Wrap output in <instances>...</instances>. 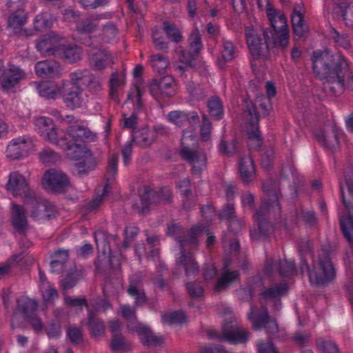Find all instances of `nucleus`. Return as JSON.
Masks as SVG:
<instances>
[{
  "label": "nucleus",
  "mask_w": 353,
  "mask_h": 353,
  "mask_svg": "<svg viewBox=\"0 0 353 353\" xmlns=\"http://www.w3.org/2000/svg\"><path fill=\"white\" fill-rule=\"evenodd\" d=\"M150 91L154 97L161 94L172 97L176 93L174 80L169 75L164 76L159 80L153 79L150 85Z\"/></svg>",
  "instance_id": "18"
},
{
  "label": "nucleus",
  "mask_w": 353,
  "mask_h": 353,
  "mask_svg": "<svg viewBox=\"0 0 353 353\" xmlns=\"http://www.w3.org/2000/svg\"><path fill=\"white\" fill-rule=\"evenodd\" d=\"M43 137L46 141L53 144L59 145L62 148L64 143H67L63 132L59 131L54 125L52 127V129L48 131Z\"/></svg>",
  "instance_id": "52"
},
{
  "label": "nucleus",
  "mask_w": 353,
  "mask_h": 353,
  "mask_svg": "<svg viewBox=\"0 0 353 353\" xmlns=\"http://www.w3.org/2000/svg\"><path fill=\"white\" fill-rule=\"evenodd\" d=\"M212 130V125L208 117L203 114L202 115V122L200 126V136L203 141H208L210 139Z\"/></svg>",
  "instance_id": "63"
},
{
  "label": "nucleus",
  "mask_w": 353,
  "mask_h": 353,
  "mask_svg": "<svg viewBox=\"0 0 353 353\" xmlns=\"http://www.w3.org/2000/svg\"><path fill=\"white\" fill-rule=\"evenodd\" d=\"M39 161L46 165H51L56 163L61 159L60 155L51 148L43 149L38 153Z\"/></svg>",
  "instance_id": "50"
},
{
  "label": "nucleus",
  "mask_w": 353,
  "mask_h": 353,
  "mask_svg": "<svg viewBox=\"0 0 353 353\" xmlns=\"http://www.w3.org/2000/svg\"><path fill=\"white\" fill-rule=\"evenodd\" d=\"M291 22L294 34L303 37L309 30L304 20V8L301 4H295L291 14Z\"/></svg>",
  "instance_id": "24"
},
{
  "label": "nucleus",
  "mask_w": 353,
  "mask_h": 353,
  "mask_svg": "<svg viewBox=\"0 0 353 353\" xmlns=\"http://www.w3.org/2000/svg\"><path fill=\"white\" fill-rule=\"evenodd\" d=\"M167 117L174 125L179 128L188 126V129H193L200 121L199 116L195 111L174 110L170 112Z\"/></svg>",
  "instance_id": "13"
},
{
  "label": "nucleus",
  "mask_w": 353,
  "mask_h": 353,
  "mask_svg": "<svg viewBox=\"0 0 353 353\" xmlns=\"http://www.w3.org/2000/svg\"><path fill=\"white\" fill-rule=\"evenodd\" d=\"M208 108L210 115L216 120H220L224 114L223 105L221 99L212 96L208 101Z\"/></svg>",
  "instance_id": "44"
},
{
  "label": "nucleus",
  "mask_w": 353,
  "mask_h": 353,
  "mask_svg": "<svg viewBox=\"0 0 353 353\" xmlns=\"http://www.w3.org/2000/svg\"><path fill=\"white\" fill-rule=\"evenodd\" d=\"M219 149L221 154L231 156L236 152L237 142L235 140H232L231 142L221 140L219 145Z\"/></svg>",
  "instance_id": "64"
},
{
  "label": "nucleus",
  "mask_w": 353,
  "mask_h": 353,
  "mask_svg": "<svg viewBox=\"0 0 353 353\" xmlns=\"http://www.w3.org/2000/svg\"><path fill=\"white\" fill-rule=\"evenodd\" d=\"M92 73L88 70H79L70 73V81L74 88L81 89V87H85L86 83L90 81V75Z\"/></svg>",
  "instance_id": "49"
},
{
  "label": "nucleus",
  "mask_w": 353,
  "mask_h": 353,
  "mask_svg": "<svg viewBox=\"0 0 353 353\" xmlns=\"http://www.w3.org/2000/svg\"><path fill=\"white\" fill-rule=\"evenodd\" d=\"M89 332L92 338L97 339L104 336L105 332V326L104 322L94 316L93 312L90 311L88 316V323Z\"/></svg>",
  "instance_id": "34"
},
{
  "label": "nucleus",
  "mask_w": 353,
  "mask_h": 353,
  "mask_svg": "<svg viewBox=\"0 0 353 353\" xmlns=\"http://www.w3.org/2000/svg\"><path fill=\"white\" fill-rule=\"evenodd\" d=\"M159 204V199L157 190L148 187L143 188V192L141 194L140 202L132 205L134 210L139 214H145L148 209L153 205Z\"/></svg>",
  "instance_id": "21"
},
{
  "label": "nucleus",
  "mask_w": 353,
  "mask_h": 353,
  "mask_svg": "<svg viewBox=\"0 0 353 353\" xmlns=\"http://www.w3.org/2000/svg\"><path fill=\"white\" fill-rule=\"evenodd\" d=\"M155 132L148 128H143L132 132L133 141L138 145L145 148L150 145L154 141Z\"/></svg>",
  "instance_id": "36"
},
{
  "label": "nucleus",
  "mask_w": 353,
  "mask_h": 353,
  "mask_svg": "<svg viewBox=\"0 0 353 353\" xmlns=\"http://www.w3.org/2000/svg\"><path fill=\"white\" fill-rule=\"evenodd\" d=\"M60 37L54 32L43 35L37 43V48L43 54H54L55 43L59 41Z\"/></svg>",
  "instance_id": "29"
},
{
  "label": "nucleus",
  "mask_w": 353,
  "mask_h": 353,
  "mask_svg": "<svg viewBox=\"0 0 353 353\" xmlns=\"http://www.w3.org/2000/svg\"><path fill=\"white\" fill-rule=\"evenodd\" d=\"M239 172L243 183H249L254 177L255 166L252 157L249 154L241 157Z\"/></svg>",
  "instance_id": "28"
},
{
  "label": "nucleus",
  "mask_w": 353,
  "mask_h": 353,
  "mask_svg": "<svg viewBox=\"0 0 353 353\" xmlns=\"http://www.w3.org/2000/svg\"><path fill=\"white\" fill-rule=\"evenodd\" d=\"M37 74L42 78L53 77L59 72V65L54 61L46 60L35 64Z\"/></svg>",
  "instance_id": "30"
},
{
  "label": "nucleus",
  "mask_w": 353,
  "mask_h": 353,
  "mask_svg": "<svg viewBox=\"0 0 353 353\" xmlns=\"http://www.w3.org/2000/svg\"><path fill=\"white\" fill-rule=\"evenodd\" d=\"M150 62L153 69L159 74L163 73L170 63L166 57L159 54H152Z\"/></svg>",
  "instance_id": "53"
},
{
  "label": "nucleus",
  "mask_w": 353,
  "mask_h": 353,
  "mask_svg": "<svg viewBox=\"0 0 353 353\" xmlns=\"http://www.w3.org/2000/svg\"><path fill=\"white\" fill-rule=\"evenodd\" d=\"M244 113L252 128V130L248 132V138L250 141L256 142V147H260L262 144V139L258 128L259 115L254 105L248 106Z\"/></svg>",
  "instance_id": "23"
},
{
  "label": "nucleus",
  "mask_w": 353,
  "mask_h": 353,
  "mask_svg": "<svg viewBox=\"0 0 353 353\" xmlns=\"http://www.w3.org/2000/svg\"><path fill=\"white\" fill-rule=\"evenodd\" d=\"M63 149L71 159L81 161L75 165L78 175L86 174L94 167L92 153L85 145L67 142L64 143Z\"/></svg>",
  "instance_id": "5"
},
{
  "label": "nucleus",
  "mask_w": 353,
  "mask_h": 353,
  "mask_svg": "<svg viewBox=\"0 0 353 353\" xmlns=\"http://www.w3.org/2000/svg\"><path fill=\"white\" fill-rule=\"evenodd\" d=\"M312 61L314 73L319 79H326V88L332 94H340L345 88L353 91V72L349 74V64L344 56L327 50L315 51Z\"/></svg>",
  "instance_id": "1"
},
{
  "label": "nucleus",
  "mask_w": 353,
  "mask_h": 353,
  "mask_svg": "<svg viewBox=\"0 0 353 353\" xmlns=\"http://www.w3.org/2000/svg\"><path fill=\"white\" fill-rule=\"evenodd\" d=\"M34 123L37 128L39 133H40L42 137H44L48 131L52 129V127L54 126L53 120L46 117H37L34 119Z\"/></svg>",
  "instance_id": "59"
},
{
  "label": "nucleus",
  "mask_w": 353,
  "mask_h": 353,
  "mask_svg": "<svg viewBox=\"0 0 353 353\" xmlns=\"http://www.w3.org/2000/svg\"><path fill=\"white\" fill-rule=\"evenodd\" d=\"M250 334L239 325L225 323L223 325L221 334L214 332H209L210 339H216L220 341H229L232 343H245L250 337Z\"/></svg>",
  "instance_id": "8"
},
{
  "label": "nucleus",
  "mask_w": 353,
  "mask_h": 353,
  "mask_svg": "<svg viewBox=\"0 0 353 353\" xmlns=\"http://www.w3.org/2000/svg\"><path fill=\"white\" fill-rule=\"evenodd\" d=\"M63 101L66 106L71 109L81 107L83 103L81 89L72 88L68 91H64Z\"/></svg>",
  "instance_id": "33"
},
{
  "label": "nucleus",
  "mask_w": 353,
  "mask_h": 353,
  "mask_svg": "<svg viewBox=\"0 0 353 353\" xmlns=\"http://www.w3.org/2000/svg\"><path fill=\"white\" fill-rule=\"evenodd\" d=\"M219 216L222 219L230 220L229 228L232 231H237L236 225L241 226V221L236 219L235 210L233 204L228 203L225 205L219 213Z\"/></svg>",
  "instance_id": "42"
},
{
  "label": "nucleus",
  "mask_w": 353,
  "mask_h": 353,
  "mask_svg": "<svg viewBox=\"0 0 353 353\" xmlns=\"http://www.w3.org/2000/svg\"><path fill=\"white\" fill-rule=\"evenodd\" d=\"M37 90L41 97L47 99H54L59 93V89L54 85H50L46 82L37 84Z\"/></svg>",
  "instance_id": "54"
},
{
  "label": "nucleus",
  "mask_w": 353,
  "mask_h": 353,
  "mask_svg": "<svg viewBox=\"0 0 353 353\" xmlns=\"http://www.w3.org/2000/svg\"><path fill=\"white\" fill-rule=\"evenodd\" d=\"M345 184L348 189L350 200H347L345 196L344 188L340 185V192L343 205L347 211L348 216L343 217L340 220V226L344 236L353 246V166L348 165L344 170Z\"/></svg>",
  "instance_id": "4"
},
{
  "label": "nucleus",
  "mask_w": 353,
  "mask_h": 353,
  "mask_svg": "<svg viewBox=\"0 0 353 353\" xmlns=\"http://www.w3.org/2000/svg\"><path fill=\"white\" fill-rule=\"evenodd\" d=\"M105 14H95L83 19L77 26V30L81 34H90L97 30L100 20Z\"/></svg>",
  "instance_id": "31"
},
{
  "label": "nucleus",
  "mask_w": 353,
  "mask_h": 353,
  "mask_svg": "<svg viewBox=\"0 0 353 353\" xmlns=\"http://www.w3.org/2000/svg\"><path fill=\"white\" fill-rule=\"evenodd\" d=\"M221 54L222 60H218V64L220 68H223L225 62H230L236 58L237 50L231 41L224 39Z\"/></svg>",
  "instance_id": "38"
},
{
  "label": "nucleus",
  "mask_w": 353,
  "mask_h": 353,
  "mask_svg": "<svg viewBox=\"0 0 353 353\" xmlns=\"http://www.w3.org/2000/svg\"><path fill=\"white\" fill-rule=\"evenodd\" d=\"M288 290V288L286 283L276 284L261 292V297L265 300L277 299L287 294Z\"/></svg>",
  "instance_id": "43"
},
{
  "label": "nucleus",
  "mask_w": 353,
  "mask_h": 353,
  "mask_svg": "<svg viewBox=\"0 0 353 353\" xmlns=\"http://www.w3.org/2000/svg\"><path fill=\"white\" fill-rule=\"evenodd\" d=\"M195 127L193 129H186L183 131L181 137V148L180 150V155L183 154L185 151L195 150L197 145L196 137L194 133Z\"/></svg>",
  "instance_id": "37"
},
{
  "label": "nucleus",
  "mask_w": 353,
  "mask_h": 353,
  "mask_svg": "<svg viewBox=\"0 0 353 353\" xmlns=\"http://www.w3.org/2000/svg\"><path fill=\"white\" fill-rule=\"evenodd\" d=\"M124 84V80L119 78V74L117 72L111 74L110 80V94L112 99L118 100V90L119 88H122Z\"/></svg>",
  "instance_id": "57"
},
{
  "label": "nucleus",
  "mask_w": 353,
  "mask_h": 353,
  "mask_svg": "<svg viewBox=\"0 0 353 353\" xmlns=\"http://www.w3.org/2000/svg\"><path fill=\"white\" fill-rule=\"evenodd\" d=\"M96 245L98 250L104 254L110 251V245L107 240V235L103 231H98L94 234Z\"/></svg>",
  "instance_id": "62"
},
{
  "label": "nucleus",
  "mask_w": 353,
  "mask_h": 353,
  "mask_svg": "<svg viewBox=\"0 0 353 353\" xmlns=\"http://www.w3.org/2000/svg\"><path fill=\"white\" fill-rule=\"evenodd\" d=\"M25 77L23 72L19 68L11 65L3 70L0 79V86L3 92L10 91Z\"/></svg>",
  "instance_id": "22"
},
{
  "label": "nucleus",
  "mask_w": 353,
  "mask_h": 353,
  "mask_svg": "<svg viewBox=\"0 0 353 353\" xmlns=\"http://www.w3.org/2000/svg\"><path fill=\"white\" fill-rule=\"evenodd\" d=\"M90 65L92 70H103L114 64L112 55L105 50L93 47L88 50Z\"/></svg>",
  "instance_id": "14"
},
{
  "label": "nucleus",
  "mask_w": 353,
  "mask_h": 353,
  "mask_svg": "<svg viewBox=\"0 0 353 353\" xmlns=\"http://www.w3.org/2000/svg\"><path fill=\"white\" fill-rule=\"evenodd\" d=\"M28 206L30 215L34 219H51L56 216V209L53 205L46 201H39L34 195L24 201Z\"/></svg>",
  "instance_id": "10"
},
{
  "label": "nucleus",
  "mask_w": 353,
  "mask_h": 353,
  "mask_svg": "<svg viewBox=\"0 0 353 353\" xmlns=\"http://www.w3.org/2000/svg\"><path fill=\"white\" fill-rule=\"evenodd\" d=\"M37 307V303L27 296H22L17 300V311L21 313L25 319L36 312Z\"/></svg>",
  "instance_id": "35"
},
{
  "label": "nucleus",
  "mask_w": 353,
  "mask_h": 353,
  "mask_svg": "<svg viewBox=\"0 0 353 353\" xmlns=\"http://www.w3.org/2000/svg\"><path fill=\"white\" fill-rule=\"evenodd\" d=\"M66 335L74 345H78L83 342V331L75 325H71L67 327Z\"/></svg>",
  "instance_id": "56"
},
{
  "label": "nucleus",
  "mask_w": 353,
  "mask_h": 353,
  "mask_svg": "<svg viewBox=\"0 0 353 353\" xmlns=\"http://www.w3.org/2000/svg\"><path fill=\"white\" fill-rule=\"evenodd\" d=\"M175 52L181 63L190 67H193L192 62L198 57V54H195L190 49L186 50L181 46H178L175 50Z\"/></svg>",
  "instance_id": "51"
},
{
  "label": "nucleus",
  "mask_w": 353,
  "mask_h": 353,
  "mask_svg": "<svg viewBox=\"0 0 353 353\" xmlns=\"http://www.w3.org/2000/svg\"><path fill=\"white\" fill-rule=\"evenodd\" d=\"M176 270H173L172 274L177 276L176 268H183L187 276L198 274L199 266L190 251L185 250H180L179 256L175 261Z\"/></svg>",
  "instance_id": "17"
},
{
  "label": "nucleus",
  "mask_w": 353,
  "mask_h": 353,
  "mask_svg": "<svg viewBox=\"0 0 353 353\" xmlns=\"http://www.w3.org/2000/svg\"><path fill=\"white\" fill-rule=\"evenodd\" d=\"M188 43L189 48L199 55L203 48V44L198 29L196 28L191 32L188 38Z\"/></svg>",
  "instance_id": "60"
},
{
  "label": "nucleus",
  "mask_w": 353,
  "mask_h": 353,
  "mask_svg": "<svg viewBox=\"0 0 353 353\" xmlns=\"http://www.w3.org/2000/svg\"><path fill=\"white\" fill-rule=\"evenodd\" d=\"M239 276L238 271H225L214 285L215 291H221L230 286Z\"/></svg>",
  "instance_id": "46"
},
{
  "label": "nucleus",
  "mask_w": 353,
  "mask_h": 353,
  "mask_svg": "<svg viewBox=\"0 0 353 353\" xmlns=\"http://www.w3.org/2000/svg\"><path fill=\"white\" fill-rule=\"evenodd\" d=\"M335 276L332 263L327 256L320 259L319 262L313 264L309 279L312 284L323 285L330 283Z\"/></svg>",
  "instance_id": "7"
},
{
  "label": "nucleus",
  "mask_w": 353,
  "mask_h": 353,
  "mask_svg": "<svg viewBox=\"0 0 353 353\" xmlns=\"http://www.w3.org/2000/svg\"><path fill=\"white\" fill-rule=\"evenodd\" d=\"M274 265L278 268L279 273L282 277H288L293 274L295 270V263L294 261L283 260L281 261V259H276V261H273L272 263H269L267 268V272H271L270 270V266L272 265Z\"/></svg>",
  "instance_id": "41"
},
{
  "label": "nucleus",
  "mask_w": 353,
  "mask_h": 353,
  "mask_svg": "<svg viewBox=\"0 0 353 353\" xmlns=\"http://www.w3.org/2000/svg\"><path fill=\"white\" fill-rule=\"evenodd\" d=\"M327 36L337 48L349 49L351 46L349 35L345 32H339L333 27L329 28Z\"/></svg>",
  "instance_id": "39"
},
{
  "label": "nucleus",
  "mask_w": 353,
  "mask_h": 353,
  "mask_svg": "<svg viewBox=\"0 0 353 353\" xmlns=\"http://www.w3.org/2000/svg\"><path fill=\"white\" fill-rule=\"evenodd\" d=\"M318 349L322 353H339L337 345L328 339H319L316 341Z\"/></svg>",
  "instance_id": "61"
},
{
  "label": "nucleus",
  "mask_w": 353,
  "mask_h": 353,
  "mask_svg": "<svg viewBox=\"0 0 353 353\" xmlns=\"http://www.w3.org/2000/svg\"><path fill=\"white\" fill-rule=\"evenodd\" d=\"M67 134L75 142H92L97 139L96 134L83 125H70Z\"/></svg>",
  "instance_id": "26"
},
{
  "label": "nucleus",
  "mask_w": 353,
  "mask_h": 353,
  "mask_svg": "<svg viewBox=\"0 0 353 353\" xmlns=\"http://www.w3.org/2000/svg\"><path fill=\"white\" fill-rule=\"evenodd\" d=\"M62 57L69 63H74L81 59V50L76 46L64 48Z\"/></svg>",
  "instance_id": "58"
},
{
  "label": "nucleus",
  "mask_w": 353,
  "mask_h": 353,
  "mask_svg": "<svg viewBox=\"0 0 353 353\" xmlns=\"http://www.w3.org/2000/svg\"><path fill=\"white\" fill-rule=\"evenodd\" d=\"M317 141L325 148L334 152L339 148V130L332 126L330 130H321L316 134Z\"/></svg>",
  "instance_id": "25"
},
{
  "label": "nucleus",
  "mask_w": 353,
  "mask_h": 353,
  "mask_svg": "<svg viewBox=\"0 0 353 353\" xmlns=\"http://www.w3.org/2000/svg\"><path fill=\"white\" fill-rule=\"evenodd\" d=\"M139 337L141 343L146 347H154L162 345L165 339L163 336L156 334L150 327L138 324L132 328Z\"/></svg>",
  "instance_id": "19"
},
{
  "label": "nucleus",
  "mask_w": 353,
  "mask_h": 353,
  "mask_svg": "<svg viewBox=\"0 0 353 353\" xmlns=\"http://www.w3.org/2000/svg\"><path fill=\"white\" fill-rule=\"evenodd\" d=\"M181 157L183 160L191 165V173L194 175L200 176L201 172L207 167V155L202 150L185 151Z\"/></svg>",
  "instance_id": "16"
},
{
  "label": "nucleus",
  "mask_w": 353,
  "mask_h": 353,
  "mask_svg": "<svg viewBox=\"0 0 353 353\" xmlns=\"http://www.w3.org/2000/svg\"><path fill=\"white\" fill-rule=\"evenodd\" d=\"M143 278L140 274H134L129 278L127 293L134 298L135 306L143 305L147 302V297L143 288Z\"/></svg>",
  "instance_id": "20"
},
{
  "label": "nucleus",
  "mask_w": 353,
  "mask_h": 353,
  "mask_svg": "<svg viewBox=\"0 0 353 353\" xmlns=\"http://www.w3.org/2000/svg\"><path fill=\"white\" fill-rule=\"evenodd\" d=\"M270 23L274 31V39L275 41L274 43L279 45L280 49L285 50L289 44L290 38L286 17L282 14Z\"/></svg>",
  "instance_id": "15"
},
{
  "label": "nucleus",
  "mask_w": 353,
  "mask_h": 353,
  "mask_svg": "<svg viewBox=\"0 0 353 353\" xmlns=\"http://www.w3.org/2000/svg\"><path fill=\"white\" fill-rule=\"evenodd\" d=\"M26 143V140L24 138L12 139L7 147L6 157L11 160L20 159L23 156Z\"/></svg>",
  "instance_id": "32"
},
{
  "label": "nucleus",
  "mask_w": 353,
  "mask_h": 353,
  "mask_svg": "<svg viewBox=\"0 0 353 353\" xmlns=\"http://www.w3.org/2000/svg\"><path fill=\"white\" fill-rule=\"evenodd\" d=\"M42 183L46 188L54 192H61L69 186L70 180L63 172L49 169L42 177Z\"/></svg>",
  "instance_id": "11"
},
{
  "label": "nucleus",
  "mask_w": 353,
  "mask_h": 353,
  "mask_svg": "<svg viewBox=\"0 0 353 353\" xmlns=\"http://www.w3.org/2000/svg\"><path fill=\"white\" fill-rule=\"evenodd\" d=\"M336 19H342L347 26L353 23V3L347 0H338L334 3L332 12Z\"/></svg>",
  "instance_id": "27"
},
{
  "label": "nucleus",
  "mask_w": 353,
  "mask_h": 353,
  "mask_svg": "<svg viewBox=\"0 0 353 353\" xmlns=\"http://www.w3.org/2000/svg\"><path fill=\"white\" fill-rule=\"evenodd\" d=\"M248 318L251 322L254 330L264 328L270 336H274L279 332V327L276 320L269 315L266 307L263 306L259 313H256L255 306L252 305L248 313Z\"/></svg>",
  "instance_id": "6"
},
{
  "label": "nucleus",
  "mask_w": 353,
  "mask_h": 353,
  "mask_svg": "<svg viewBox=\"0 0 353 353\" xmlns=\"http://www.w3.org/2000/svg\"><path fill=\"white\" fill-rule=\"evenodd\" d=\"M110 348L113 352H122L130 350L131 345L121 334H114L112 337Z\"/></svg>",
  "instance_id": "48"
},
{
  "label": "nucleus",
  "mask_w": 353,
  "mask_h": 353,
  "mask_svg": "<svg viewBox=\"0 0 353 353\" xmlns=\"http://www.w3.org/2000/svg\"><path fill=\"white\" fill-rule=\"evenodd\" d=\"M176 239L178 243H179L181 250L184 249L187 251H190L198 244V241L194 232L188 234L184 238L177 236Z\"/></svg>",
  "instance_id": "55"
},
{
  "label": "nucleus",
  "mask_w": 353,
  "mask_h": 353,
  "mask_svg": "<svg viewBox=\"0 0 353 353\" xmlns=\"http://www.w3.org/2000/svg\"><path fill=\"white\" fill-rule=\"evenodd\" d=\"M163 30L167 37L174 43H179L183 39L181 31L174 23L168 21H164Z\"/></svg>",
  "instance_id": "47"
},
{
  "label": "nucleus",
  "mask_w": 353,
  "mask_h": 353,
  "mask_svg": "<svg viewBox=\"0 0 353 353\" xmlns=\"http://www.w3.org/2000/svg\"><path fill=\"white\" fill-rule=\"evenodd\" d=\"M6 188L14 196L23 197L24 201L31 199L34 194L30 188L28 180L18 171L10 173Z\"/></svg>",
  "instance_id": "9"
},
{
  "label": "nucleus",
  "mask_w": 353,
  "mask_h": 353,
  "mask_svg": "<svg viewBox=\"0 0 353 353\" xmlns=\"http://www.w3.org/2000/svg\"><path fill=\"white\" fill-rule=\"evenodd\" d=\"M245 36L250 52L256 59L265 60L268 58L271 48H280L279 45L274 43V32L269 28H262L258 32L252 27H247Z\"/></svg>",
  "instance_id": "3"
},
{
  "label": "nucleus",
  "mask_w": 353,
  "mask_h": 353,
  "mask_svg": "<svg viewBox=\"0 0 353 353\" xmlns=\"http://www.w3.org/2000/svg\"><path fill=\"white\" fill-rule=\"evenodd\" d=\"M83 274V270L77 269L76 267L68 272L65 277L61 281L63 290H68L73 288L82 278Z\"/></svg>",
  "instance_id": "40"
},
{
  "label": "nucleus",
  "mask_w": 353,
  "mask_h": 353,
  "mask_svg": "<svg viewBox=\"0 0 353 353\" xmlns=\"http://www.w3.org/2000/svg\"><path fill=\"white\" fill-rule=\"evenodd\" d=\"M262 188L268 194V199L256 211L255 216L258 223V232L250 231L252 239L259 241L267 239L274 231V227L265 217L280 214L281 207L279 203V193L276 190L277 182L272 179L263 183Z\"/></svg>",
  "instance_id": "2"
},
{
  "label": "nucleus",
  "mask_w": 353,
  "mask_h": 353,
  "mask_svg": "<svg viewBox=\"0 0 353 353\" xmlns=\"http://www.w3.org/2000/svg\"><path fill=\"white\" fill-rule=\"evenodd\" d=\"M10 221L14 231L21 235H26L30 225L24 207L13 202L10 205Z\"/></svg>",
  "instance_id": "12"
},
{
  "label": "nucleus",
  "mask_w": 353,
  "mask_h": 353,
  "mask_svg": "<svg viewBox=\"0 0 353 353\" xmlns=\"http://www.w3.org/2000/svg\"><path fill=\"white\" fill-rule=\"evenodd\" d=\"M26 21L27 17L24 10L18 9L8 17V25L17 32L26 23Z\"/></svg>",
  "instance_id": "45"
}]
</instances>
